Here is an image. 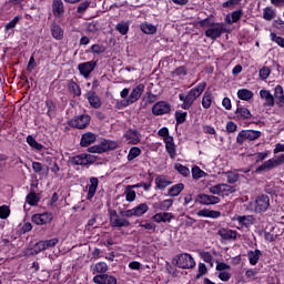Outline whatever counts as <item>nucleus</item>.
<instances>
[{
    "instance_id": "nucleus-1",
    "label": "nucleus",
    "mask_w": 284,
    "mask_h": 284,
    "mask_svg": "<svg viewBox=\"0 0 284 284\" xmlns=\"http://www.w3.org/2000/svg\"><path fill=\"white\" fill-rule=\"evenodd\" d=\"M205 88H207V83L201 82L195 88L191 89L187 95L180 94V101H182L183 110H190L195 99H199L203 92H205Z\"/></svg>"
},
{
    "instance_id": "nucleus-2",
    "label": "nucleus",
    "mask_w": 284,
    "mask_h": 284,
    "mask_svg": "<svg viewBox=\"0 0 284 284\" xmlns=\"http://www.w3.org/2000/svg\"><path fill=\"white\" fill-rule=\"evenodd\" d=\"M267 207H270V196L267 195H260L248 205V210H251V212H256L257 214L267 212Z\"/></svg>"
},
{
    "instance_id": "nucleus-3",
    "label": "nucleus",
    "mask_w": 284,
    "mask_h": 284,
    "mask_svg": "<svg viewBox=\"0 0 284 284\" xmlns=\"http://www.w3.org/2000/svg\"><path fill=\"white\" fill-rule=\"evenodd\" d=\"M116 148H119V143H116L115 141L104 140L100 144L93 145L88 150L91 154H102V152L116 150Z\"/></svg>"
},
{
    "instance_id": "nucleus-4",
    "label": "nucleus",
    "mask_w": 284,
    "mask_h": 284,
    "mask_svg": "<svg viewBox=\"0 0 284 284\" xmlns=\"http://www.w3.org/2000/svg\"><path fill=\"white\" fill-rule=\"evenodd\" d=\"M145 92V84H138L135 88L132 89L131 93L129 94L126 100L121 101L124 108L128 105H132V103H136L141 99V95Z\"/></svg>"
},
{
    "instance_id": "nucleus-5",
    "label": "nucleus",
    "mask_w": 284,
    "mask_h": 284,
    "mask_svg": "<svg viewBox=\"0 0 284 284\" xmlns=\"http://www.w3.org/2000/svg\"><path fill=\"white\" fill-rule=\"evenodd\" d=\"M209 192L211 194H217L219 196H230V194H234V192H236V189L230 184H217L211 186Z\"/></svg>"
},
{
    "instance_id": "nucleus-6",
    "label": "nucleus",
    "mask_w": 284,
    "mask_h": 284,
    "mask_svg": "<svg viewBox=\"0 0 284 284\" xmlns=\"http://www.w3.org/2000/svg\"><path fill=\"white\" fill-rule=\"evenodd\" d=\"M176 265L182 270H192V267L196 266V262L189 253H182L178 256Z\"/></svg>"
},
{
    "instance_id": "nucleus-7",
    "label": "nucleus",
    "mask_w": 284,
    "mask_h": 284,
    "mask_svg": "<svg viewBox=\"0 0 284 284\" xmlns=\"http://www.w3.org/2000/svg\"><path fill=\"white\" fill-rule=\"evenodd\" d=\"M260 138L261 131L243 130L237 134L236 142L243 144L245 141H256Z\"/></svg>"
},
{
    "instance_id": "nucleus-8",
    "label": "nucleus",
    "mask_w": 284,
    "mask_h": 284,
    "mask_svg": "<svg viewBox=\"0 0 284 284\" xmlns=\"http://www.w3.org/2000/svg\"><path fill=\"white\" fill-rule=\"evenodd\" d=\"M148 210H150L148 203H141L131 210L122 212V216H125L126 219H132V216H143V214H146Z\"/></svg>"
},
{
    "instance_id": "nucleus-9",
    "label": "nucleus",
    "mask_w": 284,
    "mask_h": 284,
    "mask_svg": "<svg viewBox=\"0 0 284 284\" xmlns=\"http://www.w3.org/2000/svg\"><path fill=\"white\" fill-rule=\"evenodd\" d=\"M224 31L225 29L222 23H212L205 31V37L215 41V39H219Z\"/></svg>"
},
{
    "instance_id": "nucleus-10",
    "label": "nucleus",
    "mask_w": 284,
    "mask_h": 284,
    "mask_svg": "<svg viewBox=\"0 0 284 284\" xmlns=\"http://www.w3.org/2000/svg\"><path fill=\"white\" fill-rule=\"evenodd\" d=\"M281 163H284V155H281L278 159H270L265 161L256 169V172H270V170H274V168L281 165Z\"/></svg>"
},
{
    "instance_id": "nucleus-11",
    "label": "nucleus",
    "mask_w": 284,
    "mask_h": 284,
    "mask_svg": "<svg viewBox=\"0 0 284 284\" xmlns=\"http://www.w3.org/2000/svg\"><path fill=\"white\" fill-rule=\"evenodd\" d=\"M195 201H196V203H200V205H216V204L221 203V197L201 193L196 196Z\"/></svg>"
},
{
    "instance_id": "nucleus-12",
    "label": "nucleus",
    "mask_w": 284,
    "mask_h": 284,
    "mask_svg": "<svg viewBox=\"0 0 284 284\" xmlns=\"http://www.w3.org/2000/svg\"><path fill=\"white\" fill-rule=\"evenodd\" d=\"M94 68H97V61L91 60L89 62H82L78 65V70L84 79H88L92 72H94Z\"/></svg>"
},
{
    "instance_id": "nucleus-13",
    "label": "nucleus",
    "mask_w": 284,
    "mask_h": 284,
    "mask_svg": "<svg viewBox=\"0 0 284 284\" xmlns=\"http://www.w3.org/2000/svg\"><path fill=\"white\" fill-rule=\"evenodd\" d=\"M124 139L128 145H139L141 143V133L136 129H130L124 133Z\"/></svg>"
},
{
    "instance_id": "nucleus-14",
    "label": "nucleus",
    "mask_w": 284,
    "mask_h": 284,
    "mask_svg": "<svg viewBox=\"0 0 284 284\" xmlns=\"http://www.w3.org/2000/svg\"><path fill=\"white\" fill-rule=\"evenodd\" d=\"M232 221H236V223H239L240 226H237V230L254 225V216L252 215H234Z\"/></svg>"
},
{
    "instance_id": "nucleus-15",
    "label": "nucleus",
    "mask_w": 284,
    "mask_h": 284,
    "mask_svg": "<svg viewBox=\"0 0 284 284\" xmlns=\"http://www.w3.org/2000/svg\"><path fill=\"white\" fill-rule=\"evenodd\" d=\"M97 161V156L92 154L82 153L73 158V163L75 165H90Z\"/></svg>"
},
{
    "instance_id": "nucleus-16",
    "label": "nucleus",
    "mask_w": 284,
    "mask_h": 284,
    "mask_svg": "<svg viewBox=\"0 0 284 284\" xmlns=\"http://www.w3.org/2000/svg\"><path fill=\"white\" fill-rule=\"evenodd\" d=\"M72 128H77L78 130H83L90 125V115H79L78 118L71 120L70 122Z\"/></svg>"
},
{
    "instance_id": "nucleus-17",
    "label": "nucleus",
    "mask_w": 284,
    "mask_h": 284,
    "mask_svg": "<svg viewBox=\"0 0 284 284\" xmlns=\"http://www.w3.org/2000/svg\"><path fill=\"white\" fill-rule=\"evenodd\" d=\"M171 110L170 103L165 101H160L155 103L152 108V112L155 116H162V114H168Z\"/></svg>"
},
{
    "instance_id": "nucleus-18",
    "label": "nucleus",
    "mask_w": 284,
    "mask_h": 284,
    "mask_svg": "<svg viewBox=\"0 0 284 284\" xmlns=\"http://www.w3.org/2000/svg\"><path fill=\"white\" fill-rule=\"evenodd\" d=\"M31 220L36 225H48L52 222V213H38Z\"/></svg>"
},
{
    "instance_id": "nucleus-19",
    "label": "nucleus",
    "mask_w": 284,
    "mask_h": 284,
    "mask_svg": "<svg viewBox=\"0 0 284 284\" xmlns=\"http://www.w3.org/2000/svg\"><path fill=\"white\" fill-rule=\"evenodd\" d=\"M260 99L264 101V104H263L264 108H274L275 105L274 95L268 90L262 89L260 91Z\"/></svg>"
},
{
    "instance_id": "nucleus-20",
    "label": "nucleus",
    "mask_w": 284,
    "mask_h": 284,
    "mask_svg": "<svg viewBox=\"0 0 284 284\" xmlns=\"http://www.w3.org/2000/svg\"><path fill=\"white\" fill-rule=\"evenodd\" d=\"M98 187H99V179L90 178L89 184L87 185V190H88L87 199L89 201H92V199H94Z\"/></svg>"
},
{
    "instance_id": "nucleus-21",
    "label": "nucleus",
    "mask_w": 284,
    "mask_h": 284,
    "mask_svg": "<svg viewBox=\"0 0 284 284\" xmlns=\"http://www.w3.org/2000/svg\"><path fill=\"white\" fill-rule=\"evenodd\" d=\"M93 282L97 284H116V277L109 274H100L93 277Z\"/></svg>"
},
{
    "instance_id": "nucleus-22",
    "label": "nucleus",
    "mask_w": 284,
    "mask_h": 284,
    "mask_svg": "<svg viewBox=\"0 0 284 284\" xmlns=\"http://www.w3.org/2000/svg\"><path fill=\"white\" fill-rule=\"evenodd\" d=\"M274 101L277 108H284V91L283 87L276 85L274 89Z\"/></svg>"
},
{
    "instance_id": "nucleus-23",
    "label": "nucleus",
    "mask_w": 284,
    "mask_h": 284,
    "mask_svg": "<svg viewBox=\"0 0 284 284\" xmlns=\"http://www.w3.org/2000/svg\"><path fill=\"white\" fill-rule=\"evenodd\" d=\"M111 224L113 227H128L130 222L123 217H118L115 211L111 213Z\"/></svg>"
},
{
    "instance_id": "nucleus-24",
    "label": "nucleus",
    "mask_w": 284,
    "mask_h": 284,
    "mask_svg": "<svg viewBox=\"0 0 284 284\" xmlns=\"http://www.w3.org/2000/svg\"><path fill=\"white\" fill-rule=\"evenodd\" d=\"M196 214L201 219H220V216H221V212L212 211V210H209V209L200 210V211H197Z\"/></svg>"
},
{
    "instance_id": "nucleus-25",
    "label": "nucleus",
    "mask_w": 284,
    "mask_h": 284,
    "mask_svg": "<svg viewBox=\"0 0 284 284\" xmlns=\"http://www.w3.org/2000/svg\"><path fill=\"white\" fill-rule=\"evenodd\" d=\"M174 219V215L172 213L163 212V213H156L153 215L152 220L154 223H170Z\"/></svg>"
},
{
    "instance_id": "nucleus-26",
    "label": "nucleus",
    "mask_w": 284,
    "mask_h": 284,
    "mask_svg": "<svg viewBox=\"0 0 284 284\" xmlns=\"http://www.w3.org/2000/svg\"><path fill=\"white\" fill-rule=\"evenodd\" d=\"M52 12L54 17L61 18L64 12L63 0H53Z\"/></svg>"
},
{
    "instance_id": "nucleus-27",
    "label": "nucleus",
    "mask_w": 284,
    "mask_h": 284,
    "mask_svg": "<svg viewBox=\"0 0 284 284\" xmlns=\"http://www.w3.org/2000/svg\"><path fill=\"white\" fill-rule=\"evenodd\" d=\"M97 141V135L94 133H84L81 138L80 145L82 148H88V145H92Z\"/></svg>"
},
{
    "instance_id": "nucleus-28",
    "label": "nucleus",
    "mask_w": 284,
    "mask_h": 284,
    "mask_svg": "<svg viewBox=\"0 0 284 284\" xmlns=\"http://www.w3.org/2000/svg\"><path fill=\"white\" fill-rule=\"evenodd\" d=\"M19 21H21V16L14 17L9 23L6 24L4 31L8 36L14 34V28H17Z\"/></svg>"
},
{
    "instance_id": "nucleus-29",
    "label": "nucleus",
    "mask_w": 284,
    "mask_h": 284,
    "mask_svg": "<svg viewBox=\"0 0 284 284\" xmlns=\"http://www.w3.org/2000/svg\"><path fill=\"white\" fill-rule=\"evenodd\" d=\"M212 101H214L212 92L205 91L202 97V108H204V110H210V108H212Z\"/></svg>"
},
{
    "instance_id": "nucleus-30",
    "label": "nucleus",
    "mask_w": 284,
    "mask_h": 284,
    "mask_svg": "<svg viewBox=\"0 0 284 284\" xmlns=\"http://www.w3.org/2000/svg\"><path fill=\"white\" fill-rule=\"evenodd\" d=\"M87 99L91 105V108H95V109H99L101 108V99L98 98L97 93L94 92H89L87 94Z\"/></svg>"
},
{
    "instance_id": "nucleus-31",
    "label": "nucleus",
    "mask_w": 284,
    "mask_h": 284,
    "mask_svg": "<svg viewBox=\"0 0 284 284\" xmlns=\"http://www.w3.org/2000/svg\"><path fill=\"white\" fill-rule=\"evenodd\" d=\"M91 272L93 274H105L108 272V264L105 262H99L91 265Z\"/></svg>"
},
{
    "instance_id": "nucleus-32",
    "label": "nucleus",
    "mask_w": 284,
    "mask_h": 284,
    "mask_svg": "<svg viewBox=\"0 0 284 284\" xmlns=\"http://www.w3.org/2000/svg\"><path fill=\"white\" fill-rule=\"evenodd\" d=\"M220 236H222L225 241H235L237 233L236 231L222 229L219 231Z\"/></svg>"
},
{
    "instance_id": "nucleus-33",
    "label": "nucleus",
    "mask_w": 284,
    "mask_h": 284,
    "mask_svg": "<svg viewBox=\"0 0 284 284\" xmlns=\"http://www.w3.org/2000/svg\"><path fill=\"white\" fill-rule=\"evenodd\" d=\"M242 14H243V11L241 10L233 11L230 16L225 17V21L226 23H229V26H232V23L239 22Z\"/></svg>"
},
{
    "instance_id": "nucleus-34",
    "label": "nucleus",
    "mask_w": 284,
    "mask_h": 284,
    "mask_svg": "<svg viewBox=\"0 0 284 284\" xmlns=\"http://www.w3.org/2000/svg\"><path fill=\"white\" fill-rule=\"evenodd\" d=\"M155 185L158 190H165L169 185H172V182L168 180L165 176H156L155 178Z\"/></svg>"
},
{
    "instance_id": "nucleus-35",
    "label": "nucleus",
    "mask_w": 284,
    "mask_h": 284,
    "mask_svg": "<svg viewBox=\"0 0 284 284\" xmlns=\"http://www.w3.org/2000/svg\"><path fill=\"white\" fill-rule=\"evenodd\" d=\"M140 30L144 33V34H156V26L150 23V22H143L140 26Z\"/></svg>"
},
{
    "instance_id": "nucleus-36",
    "label": "nucleus",
    "mask_w": 284,
    "mask_h": 284,
    "mask_svg": "<svg viewBox=\"0 0 284 284\" xmlns=\"http://www.w3.org/2000/svg\"><path fill=\"white\" fill-rule=\"evenodd\" d=\"M237 119L244 121V119H252V112L247 110L245 106H240L235 112Z\"/></svg>"
},
{
    "instance_id": "nucleus-37",
    "label": "nucleus",
    "mask_w": 284,
    "mask_h": 284,
    "mask_svg": "<svg viewBox=\"0 0 284 284\" xmlns=\"http://www.w3.org/2000/svg\"><path fill=\"white\" fill-rule=\"evenodd\" d=\"M237 98L241 99V101H250L254 98V92L247 89H240L237 91Z\"/></svg>"
},
{
    "instance_id": "nucleus-38",
    "label": "nucleus",
    "mask_w": 284,
    "mask_h": 284,
    "mask_svg": "<svg viewBox=\"0 0 284 284\" xmlns=\"http://www.w3.org/2000/svg\"><path fill=\"white\" fill-rule=\"evenodd\" d=\"M263 19L265 21H272V19H276V9L272 7H266L263 9Z\"/></svg>"
},
{
    "instance_id": "nucleus-39",
    "label": "nucleus",
    "mask_w": 284,
    "mask_h": 284,
    "mask_svg": "<svg viewBox=\"0 0 284 284\" xmlns=\"http://www.w3.org/2000/svg\"><path fill=\"white\" fill-rule=\"evenodd\" d=\"M51 34L53 39H57V41H61V39H63V29H61L59 24H52Z\"/></svg>"
},
{
    "instance_id": "nucleus-40",
    "label": "nucleus",
    "mask_w": 284,
    "mask_h": 284,
    "mask_svg": "<svg viewBox=\"0 0 284 284\" xmlns=\"http://www.w3.org/2000/svg\"><path fill=\"white\" fill-rule=\"evenodd\" d=\"M124 196L129 203H132L136 200V192L131 185H128L124 191Z\"/></svg>"
},
{
    "instance_id": "nucleus-41",
    "label": "nucleus",
    "mask_w": 284,
    "mask_h": 284,
    "mask_svg": "<svg viewBox=\"0 0 284 284\" xmlns=\"http://www.w3.org/2000/svg\"><path fill=\"white\" fill-rule=\"evenodd\" d=\"M184 189L185 185L183 183L175 184L169 189V196H179Z\"/></svg>"
},
{
    "instance_id": "nucleus-42",
    "label": "nucleus",
    "mask_w": 284,
    "mask_h": 284,
    "mask_svg": "<svg viewBox=\"0 0 284 284\" xmlns=\"http://www.w3.org/2000/svg\"><path fill=\"white\" fill-rule=\"evenodd\" d=\"M45 251V247L43 246V241L38 242L32 248L27 251V254L34 256L37 254H40V252Z\"/></svg>"
},
{
    "instance_id": "nucleus-43",
    "label": "nucleus",
    "mask_w": 284,
    "mask_h": 284,
    "mask_svg": "<svg viewBox=\"0 0 284 284\" xmlns=\"http://www.w3.org/2000/svg\"><path fill=\"white\" fill-rule=\"evenodd\" d=\"M247 256L251 265H256V263H258V258H261V251L260 250L250 251Z\"/></svg>"
},
{
    "instance_id": "nucleus-44",
    "label": "nucleus",
    "mask_w": 284,
    "mask_h": 284,
    "mask_svg": "<svg viewBox=\"0 0 284 284\" xmlns=\"http://www.w3.org/2000/svg\"><path fill=\"white\" fill-rule=\"evenodd\" d=\"M173 204H174V201L172 199H169V200H164L162 202H159L155 205L159 207V210L168 212V210H170Z\"/></svg>"
},
{
    "instance_id": "nucleus-45",
    "label": "nucleus",
    "mask_w": 284,
    "mask_h": 284,
    "mask_svg": "<svg viewBox=\"0 0 284 284\" xmlns=\"http://www.w3.org/2000/svg\"><path fill=\"white\" fill-rule=\"evenodd\" d=\"M191 172H192V178L195 180L203 179L204 176H207V173H205L199 166H194Z\"/></svg>"
},
{
    "instance_id": "nucleus-46",
    "label": "nucleus",
    "mask_w": 284,
    "mask_h": 284,
    "mask_svg": "<svg viewBox=\"0 0 284 284\" xmlns=\"http://www.w3.org/2000/svg\"><path fill=\"white\" fill-rule=\"evenodd\" d=\"M138 156H141V150L138 146L131 148L128 154V161H134Z\"/></svg>"
},
{
    "instance_id": "nucleus-47",
    "label": "nucleus",
    "mask_w": 284,
    "mask_h": 284,
    "mask_svg": "<svg viewBox=\"0 0 284 284\" xmlns=\"http://www.w3.org/2000/svg\"><path fill=\"white\" fill-rule=\"evenodd\" d=\"M27 143L30 145V148H33L34 150H43V145L37 142L32 135H29L27 138Z\"/></svg>"
},
{
    "instance_id": "nucleus-48",
    "label": "nucleus",
    "mask_w": 284,
    "mask_h": 284,
    "mask_svg": "<svg viewBox=\"0 0 284 284\" xmlns=\"http://www.w3.org/2000/svg\"><path fill=\"white\" fill-rule=\"evenodd\" d=\"M174 170H176V172H179V174H182V176H189V174H190V169H187L186 166H184L181 163H176L174 165Z\"/></svg>"
},
{
    "instance_id": "nucleus-49",
    "label": "nucleus",
    "mask_w": 284,
    "mask_h": 284,
    "mask_svg": "<svg viewBox=\"0 0 284 284\" xmlns=\"http://www.w3.org/2000/svg\"><path fill=\"white\" fill-rule=\"evenodd\" d=\"M200 256L202 260H204L205 263H210V265H213L214 257L212 256V254H210V252L200 251Z\"/></svg>"
},
{
    "instance_id": "nucleus-50",
    "label": "nucleus",
    "mask_w": 284,
    "mask_h": 284,
    "mask_svg": "<svg viewBox=\"0 0 284 284\" xmlns=\"http://www.w3.org/2000/svg\"><path fill=\"white\" fill-rule=\"evenodd\" d=\"M115 29L118 30V32H120V34H128L130 30V24L128 22H120L119 24H116Z\"/></svg>"
},
{
    "instance_id": "nucleus-51",
    "label": "nucleus",
    "mask_w": 284,
    "mask_h": 284,
    "mask_svg": "<svg viewBox=\"0 0 284 284\" xmlns=\"http://www.w3.org/2000/svg\"><path fill=\"white\" fill-rule=\"evenodd\" d=\"M58 243H59V239L57 237L42 241L44 250H50V247H54Z\"/></svg>"
},
{
    "instance_id": "nucleus-52",
    "label": "nucleus",
    "mask_w": 284,
    "mask_h": 284,
    "mask_svg": "<svg viewBox=\"0 0 284 284\" xmlns=\"http://www.w3.org/2000/svg\"><path fill=\"white\" fill-rule=\"evenodd\" d=\"M271 41L280 45V48H284V38L278 37L276 33L272 32L271 33Z\"/></svg>"
},
{
    "instance_id": "nucleus-53",
    "label": "nucleus",
    "mask_w": 284,
    "mask_h": 284,
    "mask_svg": "<svg viewBox=\"0 0 284 284\" xmlns=\"http://www.w3.org/2000/svg\"><path fill=\"white\" fill-rule=\"evenodd\" d=\"M92 54H103L105 52V47L103 44H93L91 47Z\"/></svg>"
},
{
    "instance_id": "nucleus-54",
    "label": "nucleus",
    "mask_w": 284,
    "mask_h": 284,
    "mask_svg": "<svg viewBox=\"0 0 284 284\" xmlns=\"http://www.w3.org/2000/svg\"><path fill=\"white\" fill-rule=\"evenodd\" d=\"M27 203H29V205H37V203H39V196H37L36 193L28 194Z\"/></svg>"
},
{
    "instance_id": "nucleus-55",
    "label": "nucleus",
    "mask_w": 284,
    "mask_h": 284,
    "mask_svg": "<svg viewBox=\"0 0 284 284\" xmlns=\"http://www.w3.org/2000/svg\"><path fill=\"white\" fill-rule=\"evenodd\" d=\"M69 89L71 92H73V94H75V97H81V88H79V84L75 82H70Z\"/></svg>"
},
{
    "instance_id": "nucleus-56",
    "label": "nucleus",
    "mask_w": 284,
    "mask_h": 284,
    "mask_svg": "<svg viewBox=\"0 0 284 284\" xmlns=\"http://www.w3.org/2000/svg\"><path fill=\"white\" fill-rule=\"evenodd\" d=\"M165 149L168 154H170L171 159H174V156H176V146H174V143L165 144Z\"/></svg>"
},
{
    "instance_id": "nucleus-57",
    "label": "nucleus",
    "mask_w": 284,
    "mask_h": 284,
    "mask_svg": "<svg viewBox=\"0 0 284 284\" xmlns=\"http://www.w3.org/2000/svg\"><path fill=\"white\" fill-rule=\"evenodd\" d=\"M10 216V207L8 205L0 206V219H8Z\"/></svg>"
},
{
    "instance_id": "nucleus-58",
    "label": "nucleus",
    "mask_w": 284,
    "mask_h": 284,
    "mask_svg": "<svg viewBox=\"0 0 284 284\" xmlns=\"http://www.w3.org/2000/svg\"><path fill=\"white\" fill-rule=\"evenodd\" d=\"M272 71L270 70V68L267 67H263L261 70H260V79H262V81H265V79H267V77H270V73Z\"/></svg>"
},
{
    "instance_id": "nucleus-59",
    "label": "nucleus",
    "mask_w": 284,
    "mask_h": 284,
    "mask_svg": "<svg viewBox=\"0 0 284 284\" xmlns=\"http://www.w3.org/2000/svg\"><path fill=\"white\" fill-rule=\"evenodd\" d=\"M186 116H187V112L178 111V112L175 113V119H176L178 123H184Z\"/></svg>"
},
{
    "instance_id": "nucleus-60",
    "label": "nucleus",
    "mask_w": 284,
    "mask_h": 284,
    "mask_svg": "<svg viewBox=\"0 0 284 284\" xmlns=\"http://www.w3.org/2000/svg\"><path fill=\"white\" fill-rule=\"evenodd\" d=\"M219 278L220 281H223L224 283H227V281H230V278L232 277V275H230L229 271H222L219 273Z\"/></svg>"
},
{
    "instance_id": "nucleus-61",
    "label": "nucleus",
    "mask_w": 284,
    "mask_h": 284,
    "mask_svg": "<svg viewBox=\"0 0 284 284\" xmlns=\"http://www.w3.org/2000/svg\"><path fill=\"white\" fill-rule=\"evenodd\" d=\"M207 272V266H205L204 263H200L197 267V278H201V276H204V274Z\"/></svg>"
},
{
    "instance_id": "nucleus-62",
    "label": "nucleus",
    "mask_w": 284,
    "mask_h": 284,
    "mask_svg": "<svg viewBox=\"0 0 284 284\" xmlns=\"http://www.w3.org/2000/svg\"><path fill=\"white\" fill-rule=\"evenodd\" d=\"M239 3H241V0H229V1L224 2L222 6H223V8H236V6H239Z\"/></svg>"
},
{
    "instance_id": "nucleus-63",
    "label": "nucleus",
    "mask_w": 284,
    "mask_h": 284,
    "mask_svg": "<svg viewBox=\"0 0 284 284\" xmlns=\"http://www.w3.org/2000/svg\"><path fill=\"white\" fill-rule=\"evenodd\" d=\"M230 270H231L230 265H227L225 263H217V265H216L217 272H230Z\"/></svg>"
},
{
    "instance_id": "nucleus-64",
    "label": "nucleus",
    "mask_w": 284,
    "mask_h": 284,
    "mask_svg": "<svg viewBox=\"0 0 284 284\" xmlns=\"http://www.w3.org/2000/svg\"><path fill=\"white\" fill-rule=\"evenodd\" d=\"M273 26L276 28V30H280L282 34H284V21L283 20H275L273 22Z\"/></svg>"
}]
</instances>
